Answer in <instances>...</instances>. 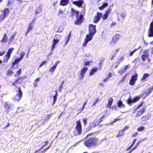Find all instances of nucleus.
I'll use <instances>...</instances> for the list:
<instances>
[{
  "instance_id": "19",
  "label": "nucleus",
  "mask_w": 153,
  "mask_h": 153,
  "mask_svg": "<svg viewBox=\"0 0 153 153\" xmlns=\"http://www.w3.org/2000/svg\"><path fill=\"white\" fill-rule=\"evenodd\" d=\"M70 0H61L60 2V5L62 6H65L68 4Z\"/></svg>"
},
{
  "instance_id": "53",
  "label": "nucleus",
  "mask_w": 153,
  "mask_h": 153,
  "mask_svg": "<svg viewBox=\"0 0 153 153\" xmlns=\"http://www.w3.org/2000/svg\"><path fill=\"white\" fill-rule=\"evenodd\" d=\"M90 62H92L91 61H87L85 62L84 65L85 66H89L90 64Z\"/></svg>"
},
{
  "instance_id": "37",
  "label": "nucleus",
  "mask_w": 153,
  "mask_h": 153,
  "mask_svg": "<svg viewBox=\"0 0 153 153\" xmlns=\"http://www.w3.org/2000/svg\"><path fill=\"white\" fill-rule=\"evenodd\" d=\"M22 73V70L21 68L19 69V70L16 71V74L14 75V76H19Z\"/></svg>"
},
{
  "instance_id": "59",
  "label": "nucleus",
  "mask_w": 153,
  "mask_h": 153,
  "mask_svg": "<svg viewBox=\"0 0 153 153\" xmlns=\"http://www.w3.org/2000/svg\"><path fill=\"white\" fill-rule=\"evenodd\" d=\"M139 143V142H138L137 143V144L135 145L134 146V147L132 149L134 150L135 149L137 148V146H138Z\"/></svg>"
},
{
  "instance_id": "48",
  "label": "nucleus",
  "mask_w": 153,
  "mask_h": 153,
  "mask_svg": "<svg viewBox=\"0 0 153 153\" xmlns=\"http://www.w3.org/2000/svg\"><path fill=\"white\" fill-rule=\"evenodd\" d=\"M59 41V40L58 39H54L53 41V43L56 45Z\"/></svg>"
},
{
  "instance_id": "9",
  "label": "nucleus",
  "mask_w": 153,
  "mask_h": 153,
  "mask_svg": "<svg viewBox=\"0 0 153 153\" xmlns=\"http://www.w3.org/2000/svg\"><path fill=\"white\" fill-rule=\"evenodd\" d=\"M98 126L99 127H101L102 125H99L97 123V120L95 119L93 121L90 123L89 126V130H91L92 129L97 127Z\"/></svg>"
},
{
  "instance_id": "20",
  "label": "nucleus",
  "mask_w": 153,
  "mask_h": 153,
  "mask_svg": "<svg viewBox=\"0 0 153 153\" xmlns=\"http://www.w3.org/2000/svg\"><path fill=\"white\" fill-rule=\"evenodd\" d=\"M59 62V61H56L55 62L54 65L50 68L49 70V71L50 72H53Z\"/></svg>"
},
{
  "instance_id": "45",
  "label": "nucleus",
  "mask_w": 153,
  "mask_h": 153,
  "mask_svg": "<svg viewBox=\"0 0 153 153\" xmlns=\"http://www.w3.org/2000/svg\"><path fill=\"white\" fill-rule=\"evenodd\" d=\"M47 64V62L46 60L43 61H42L40 64L39 65V68H40L42 66H43L44 64Z\"/></svg>"
},
{
  "instance_id": "15",
  "label": "nucleus",
  "mask_w": 153,
  "mask_h": 153,
  "mask_svg": "<svg viewBox=\"0 0 153 153\" xmlns=\"http://www.w3.org/2000/svg\"><path fill=\"white\" fill-rule=\"evenodd\" d=\"M84 1L83 0H79L77 1H74L72 2V3L76 5L78 7H80L82 5Z\"/></svg>"
},
{
  "instance_id": "58",
  "label": "nucleus",
  "mask_w": 153,
  "mask_h": 153,
  "mask_svg": "<svg viewBox=\"0 0 153 153\" xmlns=\"http://www.w3.org/2000/svg\"><path fill=\"white\" fill-rule=\"evenodd\" d=\"M52 114H49L47 116L46 120H48L50 118L51 116L52 115Z\"/></svg>"
},
{
  "instance_id": "8",
  "label": "nucleus",
  "mask_w": 153,
  "mask_h": 153,
  "mask_svg": "<svg viewBox=\"0 0 153 153\" xmlns=\"http://www.w3.org/2000/svg\"><path fill=\"white\" fill-rule=\"evenodd\" d=\"M138 75L137 73H135L131 76L130 79L129 84L131 85H134L135 82L137 80Z\"/></svg>"
},
{
  "instance_id": "6",
  "label": "nucleus",
  "mask_w": 153,
  "mask_h": 153,
  "mask_svg": "<svg viewBox=\"0 0 153 153\" xmlns=\"http://www.w3.org/2000/svg\"><path fill=\"white\" fill-rule=\"evenodd\" d=\"M18 93L13 98V100L16 101H19L21 99L22 95V91L20 87L18 88Z\"/></svg>"
},
{
  "instance_id": "12",
  "label": "nucleus",
  "mask_w": 153,
  "mask_h": 153,
  "mask_svg": "<svg viewBox=\"0 0 153 153\" xmlns=\"http://www.w3.org/2000/svg\"><path fill=\"white\" fill-rule=\"evenodd\" d=\"M2 12L3 13V15H1L0 17V18L1 20L4 19L7 14H8L9 12V9L7 8H5L2 11Z\"/></svg>"
},
{
  "instance_id": "26",
  "label": "nucleus",
  "mask_w": 153,
  "mask_h": 153,
  "mask_svg": "<svg viewBox=\"0 0 153 153\" xmlns=\"http://www.w3.org/2000/svg\"><path fill=\"white\" fill-rule=\"evenodd\" d=\"M91 36L89 34H87L85 40L87 41L88 42L89 41L91 40L92 39V36Z\"/></svg>"
},
{
  "instance_id": "22",
  "label": "nucleus",
  "mask_w": 153,
  "mask_h": 153,
  "mask_svg": "<svg viewBox=\"0 0 153 153\" xmlns=\"http://www.w3.org/2000/svg\"><path fill=\"white\" fill-rule=\"evenodd\" d=\"M113 102V99L112 97L109 98L108 100V102L106 105V108H110Z\"/></svg>"
},
{
  "instance_id": "29",
  "label": "nucleus",
  "mask_w": 153,
  "mask_h": 153,
  "mask_svg": "<svg viewBox=\"0 0 153 153\" xmlns=\"http://www.w3.org/2000/svg\"><path fill=\"white\" fill-rule=\"evenodd\" d=\"M40 78H37L34 80L33 83L34 86L35 87H36L38 86V83L39 82Z\"/></svg>"
},
{
  "instance_id": "38",
  "label": "nucleus",
  "mask_w": 153,
  "mask_h": 153,
  "mask_svg": "<svg viewBox=\"0 0 153 153\" xmlns=\"http://www.w3.org/2000/svg\"><path fill=\"white\" fill-rule=\"evenodd\" d=\"M143 104V102H141L138 105H137V106L134 108V112H135V111L137 110V109H138L139 108H140L142 106V105Z\"/></svg>"
},
{
  "instance_id": "47",
  "label": "nucleus",
  "mask_w": 153,
  "mask_h": 153,
  "mask_svg": "<svg viewBox=\"0 0 153 153\" xmlns=\"http://www.w3.org/2000/svg\"><path fill=\"white\" fill-rule=\"evenodd\" d=\"M25 55V53L24 52H22L20 53V58H19V59L20 60H21L23 58Z\"/></svg>"
},
{
  "instance_id": "54",
  "label": "nucleus",
  "mask_w": 153,
  "mask_h": 153,
  "mask_svg": "<svg viewBox=\"0 0 153 153\" xmlns=\"http://www.w3.org/2000/svg\"><path fill=\"white\" fill-rule=\"evenodd\" d=\"M50 145L47 148H46L45 149H44L42 151V153H45V152L47 151V150L50 147Z\"/></svg>"
},
{
  "instance_id": "10",
  "label": "nucleus",
  "mask_w": 153,
  "mask_h": 153,
  "mask_svg": "<svg viewBox=\"0 0 153 153\" xmlns=\"http://www.w3.org/2000/svg\"><path fill=\"white\" fill-rule=\"evenodd\" d=\"M102 16V13L97 12L96 15L94 16L93 20V22L95 23H97L100 20V18Z\"/></svg>"
},
{
  "instance_id": "57",
  "label": "nucleus",
  "mask_w": 153,
  "mask_h": 153,
  "mask_svg": "<svg viewBox=\"0 0 153 153\" xmlns=\"http://www.w3.org/2000/svg\"><path fill=\"white\" fill-rule=\"evenodd\" d=\"M124 72H125V71L123 70H120L118 72V73L119 74H120V75H122V74H123V73H124Z\"/></svg>"
},
{
  "instance_id": "52",
  "label": "nucleus",
  "mask_w": 153,
  "mask_h": 153,
  "mask_svg": "<svg viewBox=\"0 0 153 153\" xmlns=\"http://www.w3.org/2000/svg\"><path fill=\"white\" fill-rule=\"evenodd\" d=\"M53 102L52 105H53L55 103L56 101L57 100V97L53 96Z\"/></svg>"
},
{
  "instance_id": "14",
  "label": "nucleus",
  "mask_w": 153,
  "mask_h": 153,
  "mask_svg": "<svg viewBox=\"0 0 153 153\" xmlns=\"http://www.w3.org/2000/svg\"><path fill=\"white\" fill-rule=\"evenodd\" d=\"M88 70V68L87 67H83L80 71V80L82 79L84 76V75Z\"/></svg>"
},
{
  "instance_id": "39",
  "label": "nucleus",
  "mask_w": 153,
  "mask_h": 153,
  "mask_svg": "<svg viewBox=\"0 0 153 153\" xmlns=\"http://www.w3.org/2000/svg\"><path fill=\"white\" fill-rule=\"evenodd\" d=\"M71 32L67 36L66 42L65 43V45H66V44L69 42L71 38Z\"/></svg>"
},
{
  "instance_id": "28",
  "label": "nucleus",
  "mask_w": 153,
  "mask_h": 153,
  "mask_svg": "<svg viewBox=\"0 0 153 153\" xmlns=\"http://www.w3.org/2000/svg\"><path fill=\"white\" fill-rule=\"evenodd\" d=\"M21 60L19 59H16L12 63V67H13L16 64L18 63Z\"/></svg>"
},
{
  "instance_id": "18",
  "label": "nucleus",
  "mask_w": 153,
  "mask_h": 153,
  "mask_svg": "<svg viewBox=\"0 0 153 153\" xmlns=\"http://www.w3.org/2000/svg\"><path fill=\"white\" fill-rule=\"evenodd\" d=\"M35 19L34 18L32 21L29 24L27 30L30 32L33 29V27L35 23Z\"/></svg>"
},
{
  "instance_id": "17",
  "label": "nucleus",
  "mask_w": 153,
  "mask_h": 153,
  "mask_svg": "<svg viewBox=\"0 0 153 153\" xmlns=\"http://www.w3.org/2000/svg\"><path fill=\"white\" fill-rule=\"evenodd\" d=\"M111 8H108L106 11L105 13L102 16V19L105 20L106 19L108 16L109 14L111 13Z\"/></svg>"
},
{
  "instance_id": "51",
  "label": "nucleus",
  "mask_w": 153,
  "mask_h": 153,
  "mask_svg": "<svg viewBox=\"0 0 153 153\" xmlns=\"http://www.w3.org/2000/svg\"><path fill=\"white\" fill-rule=\"evenodd\" d=\"M99 101V100L98 98H97L95 100L94 102L93 103L92 106H93L95 105Z\"/></svg>"
},
{
  "instance_id": "62",
  "label": "nucleus",
  "mask_w": 153,
  "mask_h": 153,
  "mask_svg": "<svg viewBox=\"0 0 153 153\" xmlns=\"http://www.w3.org/2000/svg\"><path fill=\"white\" fill-rule=\"evenodd\" d=\"M119 50H120V48H119L115 50V52L114 53L115 54H117V53H118Z\"/></svg>"
},
{
  "instance_id": "64",
  "label": "nucleus",
  "mask_w": 153,
  "mask_h": 153,
  "mask_svg": "<svg viewBox=\"0 0 153 153\" xmlns=\"http://www.w3.org/2000/svg\"><path fill=\"white\" fill-rule=\"evenodd\" d=\"M5 53V51H3L2 52L0 51V56H3Z\"/></svg>"
},
{
  "instance_id": "49",
  "label": "nucleus",
  "mask_w": 153,
  "mask_h": 153,
  "mask_svg": "<svg viewBox=\"0 0 153 153\" xmlns=\"http://www.w3.org/2000/svg\"><path fill=\"white\" fill-rule=\"evenodd\" d=\"M87 100H86L85 101V102L84 103V104H83V106H82V108L80 109V112H81V111H83V110H84V107L85 105H86V103H87Z\"/></svg>"
},
{
  "instance_id": "2",
  "label": "nucleus",
  "mask_w": 153,
  "mask_h": 153,
  "mask_svg": "<svg viewBox=\"0 0 153 153\" xmlns=\"http://www.w3.org/2000/svg\"><path fill=\"white\" fill-rule=\"evenodd\" d=\"M82 132V127L80 120H78L76 122L75 126L73 132L75 136L80 135Z\"/></svg>"
},
{
  "instance_id": "46",
  "label": "nucleus",
  "mask_w": 153,
  "mask_h": 153,
  "mask_svg": "<svg viewBox=\"0 0 153 153\" xmlns=\"http://www.w3.org/2000/svg\"><path fill=\"white\" fill-rule=\"evenodd\" d=\"M140 48V46L137 49H134V51H131L129 53V55L130 56H131L133 53L136 51L138 49Z\"/></svg>"
},
{
  "instance_id": "21",
  "label": "nucleus",
  "mask_w": 153,
  "mask_h": 153,
  "mask_svg": "<svg viewBox=\"0 0 153 153\" xmlns=\"http://www.w3.org/2000/svg\"><path fill=\"white\" fill-rule=\"evenodd\" d=\"M71 13L72 16L75 15L76 17V16H78L79 12L75 10L73 8H71Z\"/></svg>"
},
{
  "instance_id": "16",
  "label": "nucleus",
  "mask_w": 153,
  "mask_h": 153,
  "mask_svg": "<svg viewBox=\"0 0 153 153\" xmlns=\"http://www.w3.org/2000/svg\"><path fill=\"white\" fill-rule=\"evenodd\" d=\"M146 108H143L138 111L135 115V117H137L141 116L146 111Z\"/></svg>"
},
{
  "instance_id": "34",
  "label": "nucleus",
  "mask_w": 153,
  "mask_h": 153,
  "mask_svg": "<svg viewBox=\"0 0 153 153\" xmlns=\"http://www.w3.org/2000/svg\"><path fill=\"white\" fill-rule=\"evenodd\" d=\"M149 76V74L147 73H145L144 74L143 76V77L141 79V80L143 81L145 79H146V78H147V77H148Z\"/></svg>"
},
{
  "instance_id": "42",
  "label": "nucleus",
  "mask_w": 153,
  "mask_h": 153,
  "mask_svg": "<svg viewBox=\"0 0 153 153\" xmlns=\"http://www.w3.org/2000/svg\"><path fill=\"white\" fill-rule=\"evenodd\" d=\"M16 35L15 33H13L11 37L10 38V42H11L14 39V38Z\"/></svg>"
},
{
  "instance_id": "33",
  "label": "nucleus",
  "mask_w": 153,
  "mask_h": 153,
  "mask_svg": "<svg viewBox=\"0 0 153 153\" xmlns=\"http://www.w3.org/2000/svg\"><path fill=\"white\" fill-rule=\"evenodd\" d=\"M4 108L6 110L7 113L9 112V110L10 108V106L6 103H5Z\"/></svg>"
},
{
  "instance_id": "1",
  "label": "nucleus",
  "mask_w": 153,
  "mask_h": 153,
  "mask_svg": "<svg viewBox=\"0 0 153 153\" xmlns=\"http://www.w3.org/2000/svg\"><path fill=\"white\" fill-rule=\"evenodd\" d=\"M93 134V132L88 134L85 138V139H87L84 141V144L89 148L95 147L100 144L99 139L97 137H91L88 138L89 136L92 135Z\"/></svg>"
},
{
  "instance_id": "3",
  "label": "nucleus",
  "mask_w": 153,
  "mask_h": 153,
  "mask_svg": "<svg viewBox=\"0 0 153 153\" xmlns=\"http://www.w3.org/2000/svg\"><path fill=\"white\" fill-rule=\"evenodd\" d=\"M14 50V48H11L8 49L6 53L4 56L3 59V62L7 63L8 62L10 58L11 54Z\"/></svg>"
},
{
  "instance_id": "56",
  "label": "nucleus",
  "mask_w": 153,
  "mask_h": 153,
  "mask_svg": "<svg viewBox=\"0 0 153 153\" xmlns=\"http://www.w3.org/2000/svg\"><path fill=\"white\" fill-rule=\"evenodd\" d=\"M88 42L87 41H86L84 40V42L82 44V46L83 47L86 46L87 45V44Z\"/></svg>"
},
{
  "instance_id": "60",
  "label": "nucleus",
  "mask_w": 153,
  "mask_h": 153,
  "mask_svg": "<svg viewBox=\"0 0 153 153\" xmlns=\"http://www.w3.org/2000/svg\"><path fill=\"white\" fill-rule=\"evenodd\" d=\"M137 135V132H135L132 135V137H136Z\"/></svg>"
},
{
  "instance_id": "25",
  "label": "nucleus",
  "mask_w": 153,
  "mask_h": 153,
  "mask_svg": "<svg viewBox=\"0 0 153 153\" xmlns=\"http://www.w3.org/2000/svg\"><path fill=\"white\" fill-rule=\"evenodd\" d=\"M108 5V4L107 2H105L103 3L102 6L99 7V9L100 10H102L105 8L107 7Z\"/></svg>"
},
{
  "instance_id": "27",
  "label": "nucleus",
  "mask_w": 153,
  "mask_h": 153,
  "mask_svg": "<svg viewBox=\"0 0 153 153\" xmlns=\"http://www.w3.org/2000/svg\"><path fill=\"white\" fill-rule=\"evenodd\" d=\"M117 106L120 108L122 107L124 108L125 107V105L122 102L121 100L118 101L117 103Z\"/></svg>"
},
{
  "instance_id": "24",
  "label": "nucleus",
  "mask_w": 153,
  "mask_h": 153,
  "mask_svg": "<svg viewBox=\"0 0 153 153\" xmlns=\"http://www.w3.org/2000/svg\"><path fill=\"white\" fill-rule=\"evenodd\" d=\"M97 67H94L91 70V71L89 73V75H93L95 73L97 72Z\"/></svg>"
},
{
  "instance_id": "35",
  "label": "nucleus",
  "mask_w": 153,
  "mask_h": 153,
  "mask_svg": "<svg viewBox=\"0 0 153 153\" xmlns=\"http://www.w3.org/2000/svg\"><path fill=\"white\" fill-rule=\"evenodd\" d=\"M149 91L148 92L146 93V97L149 95L153 90V88H152L151 87L149 88Z\"/></svg>"
},
{
  "instance_id": "30",
  "label": "nucleus",
  "mask_w": 153,
  "mask_h": 153,
  "mask_svg": "<svg viewBox=\"0 0 153 153\" xmlns=\"http://www.w3.org/2000/svg\"><path fill=\"white\" fill-rule=\"evenodd\" d=\"M65 12V10L60 9L59 10V12L57 14L58 16H62L64 14Z\"/></svg>"
},
{
  "instance_id": "23",
  "label": "nucleus",
  "mask_w": 153,
  "mask_h": 153,
  "mask_svg": "<svg viewBox=\"0 0 153 153\" xmlns=\"http://www.w3.org/2000/svg\"><path fill=\"white\" fill-rule=\"evenodd\" d=\"M14 73L13 71L11 69H9L6 72V75L7 76H10Z\"/></svg>"
},
{
  "instance_id": "43",
  "label": "nucleus",
  "mask_w": 153,
  "mask_h": 153,
  "mask_svg": "<svg viewBox=\"0 0 153 153\" xmlns=\"http://www.w3.org/2000/svg\"><path fill=\"white\" fill-rule=\"evenodd\" d=\"M104 115H103L99 119V121L97 120V123L99 125L100 124V123L103 120V119L105 117Z\"/></svg>"
},
{
  "instance_id": "55",
  "label": "nucleus",
  "mask_w": 153,
  "mask_h": 153,
  "mask_svg": "<svg viewBox=\"0 0 153 153\" xmlns=\"http://www.w3.org/2000/svg\"><path fill=\"white\" fill-rule=\"evenodd\" d=\"M127 75V74H126L123 77V78H122V79L120 81V82H123V81H124V80L126 78V77Z\"/></svg>"
},
{
  "instance_id": "4",
  "label": "nucleus",
  "mask_w": 153,
  "mask_h": 153,
  "mask_svg": "<svg viewBox=\"0 0 153 153\" xmlns=\"http://www.w3.org/2000/svg\"><path fill=\"white\" fill-rule=\"evenodd\" d=\"M88 30L89 35L94 36L97 32L96 25L92 24H90L88 26Z\"/></svg>"
},
{
  "instance_id": "40",
  "label": "nucleus",
  "mask_w": 153,
  "mask_h": 153,
  "mask_svg": "<svg viewBox=\"0 0 153 153\" xmlns=\"http://www.w3.org/2000/svg\"><path fill=\"white\" fill-rule=\"evenodd\" d=\"M103 60H101L100 61V62H99V65L98 66V69L99 70H100L102 68V65L103 64Z\"/></svg>"
},
{
  "instance_id": "61",
  "label": "nucleus",
  "mask_w": 153,
  "mask_h": 153,
  "mask_svg": "<svg viewBox=\"0 0 153 153\" xmlns=\"http://www.w3.org/2000/svg\"><path fill=\"white\" fill-rule=\"evenodd\" d=\"M123 59L124 57L123 56H122L119 59V60L120 61L119 63H120V62H122L123 60Z\"/></svg>"
},
{
  "instance_id": "7",
  "label": "nucleus",
  "mask_w": 153,
  "mask_h": 153,
  "mask_svg": "<svg viewBox=\"0 0 153 153\" xmlns=\"http://www.w3.org/2000/svg\"><path fill=\"white\" fill-rule=\"evenodd\" d=\"M76 20L74 22V24L76 25H79L81 24L84 20V18L83 15L80 14L79 17H76Z\"/></svg>"
},
{
  "instance_id": "36",
  "label": "nucleus",
  "mask_w": 153,
  "mask_h": 153,
  "mask_svg": "<svg viewBox=\"0 0 153 153\" xmlns=\"http://www.w3.org/2000/svg\"><path fill=\"white\" fill-rule=\"evenodd\" d=\"M25 79V77H19L17 79H16L15 81V82H13V83H12V85L14 86H15L16 87V86L15 85V83L16 82H17V81H18L19 80H20V79H21V80H22V79Z\"/></svg>"
},
{
  "instance_id": "41",
  "label": "nucleus",
  "mask_w": 153,
  "mask_h": 153,
  "mask_svg": "<svg viewBox=\"0 0 153 153\" xmlns=\"http://www.w3.org/2000/svg\"><path fill=\"white\" fill-rule=\"evenodd\" d=\"M141 120L142 122L146 123L147 120H149V119L147 118L145 116H143L141 118Z\"/></svg>"
},
{
  "instance_id": "50",
  "label": "nucleus",
  "mask_w": 153,
  "mask_h": 153,
  "mask_svg": "<svg viewBox=\"0 0 153 153\" xmlns=\"http://www.w3.org/2000/svg\"><path fill=\"white\" fill-rule=\"evenodd\" d=\"M87 119L86 118H84L82 119L83 122L84 126H86L87 125Z\"/></svg>"
},
{
  "instance_id": "63",
  "label": "nucleus",
  "mask_w": 153,
  "mask_h": 153,
  "mask_svg": "<svg viewBox=\"0 0 153 153\" xmlns=\"http://www.w3.org/2000/svg\"><path fill=\"white\" fill-rule=\"evenodd\" d=\"M136 140V139L135 138L134 139V140H133L132 143L131 144V146H133V145H134V144L135 143Z\"/></svg>"
},
{
  "instance_id": "44",
  "label": "nucleus",
  "mask_w": 153,
  "mask_h": 153,
  "mask_svg": "<svg viewBox=\"0 0 153 153\" xmlns=\"http://www.w3.org/2000/svg\"><path fill=\"white\" fill-rule=\"evenodd\" d=\"M144 129V127L143 126H140L138 127L137 128V130L138 131H143Z\"/></svg>"
},
{
  "instance_id": "5",
  "label": "nucleus",
  "mask_w": 153,
  "mask_h": 153,
  "mask_svg": "<svg viewBox=\"0 0 153 153\" xmlns=\"http://www.w3.org/2000/svg\"><path fill=\"white\" fill-rule=\"evenodd\" d=\"M141 98V97L140 96H137L133 99H131V96H130L126 100V103L128 104L129 105H131L132 103H134L137 102Z\"/></svg>"
},
{
  "instance_id": "31",
  "label": "nucleus",
  "mask_w": 153,
  "mask_h": 153,
  "mask_svg": "<svg viewBox=\"0 0 153 153\" xmlns=\"http://www.w3.org/2000/svg\"><path fill=\"white\" fill-rule=\"evenodd\" d=\"M7 39L8 38L6 34H4L3 35V38L1 42H5L7 41Z\"/></svg>"
},
{
  "instance_id": "11",
  "label": "nucleus",
  "mask_w": 153,
  "mask_h": 153,
  "mask_svg": "<svg viewBox=\"0 0 153 153\" xmlns=\"http://www.w3.org/2000/svg\"><path fill=\"white\" fill-rule=\"evenodd\" d=\"M120 36V35L118 33H117L114 35L110 42L111 45H114L119 40Z\"/></svg>"
},
{
  "instance_id": "13",
  "label": "nucleus",
  "mask_w": 153,
  "mask_h": 153,
  "mask_svg": "<svg viewBox=\"0 0 153 153\" xmlns=\"http://www.w3.org/2000/svg\"><path fill=\"white\" fill-rule=\"evenodd\" d=\"M143 54L141 55V58L143 62H145V60L149 58V55L148 51V50H146L143 51Z\"/></svg>"
},
{
  "instance_id": "32",
  "label": "nucleus",
  "mask_w": 153,
  "mask_h": 153,
  "mask_svg": "<svg viewBox=\"0 0 153 153\" xmlns=\"http://www.w3.org/2000/svg\"><path fill=\"white\" fill-rule=\"evenodd\" d=\"M124 134V133L120 130L118 131V134L116 135V137H122L123 135Z\"/></svg>"
}]
</instances>
